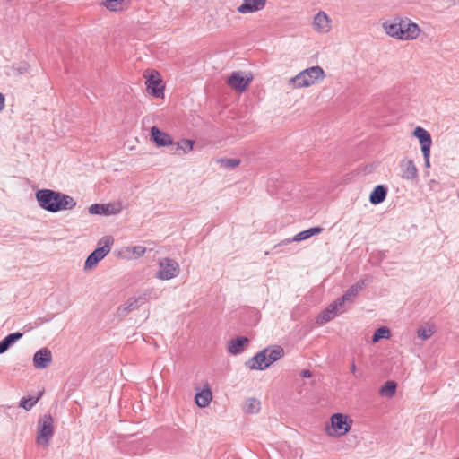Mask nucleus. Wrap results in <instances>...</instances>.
Instances as JSON below:
<instances>
[{"label":"nucleus","mask_w":459,"mask_h":459,"mask_svg":"<svg viewBox=\"0 0 459 459\" xmlns=\"http://www.w3.org/2000/svg\"><path fill=\"white\" fill-rule=\"evenodd\" d=\"M195 403L201 407H206L212 399V394L209 387L203 389L195 394Z\"/></svg>","instance_id":"b1692460"},{"label":"nucleus","mask_w":459,"mask_h":459,"mask_svg":"<svg viewBox=\"0 0 459 459\" xmlns=\"http://www.w3.org/2000/svg\"><path fill=\"white\" fill-rule=\"evenodd\" d=\"M22 337V333L15 332L5 336L0 341V354L4 353L12 345Z\"/></svg>","instance_id":"5701e85b"},{"label":"nucleus","mask_w":459,"mask_h":459,"mask_svg":"<svg viewBox=\"0 0 459 459\" xmlns=\"http://www.w3.org/2000/svg\"><path fill=\"white\" fill-rule=\"evenodd\" d=\"M104 215L118 214L121 212V207L114 204H104Z\"/></svg>","instance_id":"72a5a7b5"},{"label":"nucleus","mask_w":459,"mask_h":459,"mask_svg":"<svg viewBox=\"0 0 459 459\" xmlns=\"http://www.w3.org/2000/svg\"><path fill=\"white\" fill-rule=\"evenodd\" d=\"M325 78V72L320 66H312L307 68L296 76L290 79V84L293 85V88H303L309 87L318 80Z\"/></svg>","instance_id":"f03ea898"},{"label":"nucleus","mask_w":459,"mask_h":459,"mask_svg":"<svg viewBox=\"0 0 459 459\" xmlns=\"http://www.w3.org/2000/svg\"><path fill=\"white\" fill-rule=\"evenodd\" d=\"M253 77H244L240 72H233L227 80V83L236 91L243 92L247 90Z\"/></svg>","instance_id":"6e6552de"},{"label":"nucleus","mask_w":459,"mask_h":459,"mask_svg":"<svg viewBox=\"0 0 459 459\" xmlns=\"http://www.w3.org/2000/svg\"><path fill=\"white\" fill-rule=\"evenodd\" d=\"M401 168L403 171L402 177L403 178L412 180L418 177V169L412 160H403L401 162Z\"/></svg>","instance_id":"aec40b11"},{"label":"nucleus","mask_w":459,"mask_h":459,"mask_svg":"<svg viewBox=\"0 0 459 459\" xmlns=\"http://www.w3.org/2000/svg\"><path fill=\"white\" fill-rule=\"evenodd\" d=\"M195 142L193 140L182 139L176 143V150H181L183 153L192 151Z\"/></svg>","instance_id":"7c9ffc66"},{"label":"nucleus","mask_w":459,"mask_h":459,"mask_svg":"<svg viewBox=\"0 0 459 459\" xmlns=\"http://www.w3.org/2000/svg\"><path fill=\"white\" fill-rule=\"evenodd\" d=\"M422 154H423V157H424V161H425V167L426 168H429L430 167V161H429V158H430V150L429 151H422Z\"/></svg>","instance_id":"4c0bfd02"},{"label":"nucleus","mask_w":459,"mask_h":459,"mask_svg":"<svg viewBox=\"0 0 459 459\" xmlns=\"http://www.w3.org/2000/svg\"><path fill=\"white\" fill-rule=\"evenodd\" d=\"M33 366L37 369H44L52 362L51 351L46 347L39 349L33 355Z\"/></svg>","instance_id":"9b49d317"},{"label":"nucleus","mask_w":459,"mask_h":459,"mask_svg":"<svg viewBox=\"0 0 459 459\" xmlns=\"http://www.w3.org/2000/svg\"><path fill=\"white\" fill-rule=\"evenodd\" d=\"M266 3L267 0H243L237 11L243 14L258 12L265 7Z\"/></svg>","instance_id":"4468645a"},{"label":"nucleus","mask_w":459,"mask_h":459,"mask_svg":"<svg viewBox=\"0 0 459 459\" xmlns=\"http://www.w3.org/2000/svg\"><path fill=\"white\" fill-rule=\"evenodd\" d=\"M148 93L155 98H162L164 96V86L162 79L157 71H152L145 82Z\"/></svg>","instance_id":"0eeeda50"},{"label":"nucleus","mask_w":459,"mask_h":459,"mask_svg":"<svg viewBox=\"0 0 459 459\" xmlns=\"http://www.w3.org/2000/svg\"><path fill=\"white\" fill-rule=\"evenodd\" d=\"M351 372L353 374L355 378L361 377V374H357V368H356L354 360H352L351 364Z\"/></svg>","instance_id":"ea45409f"},{"label":"nucleus","mask_w":459,"mask_h":459,"mask_svg":"<svg viewBox=\"0 0 459 459\" xmlns=\"http://www.w3.org/2000/svg\"><path fill=\"white\" fill-rule=\"evenodd\" d=\"M301 376L303 377H310L312 376V373L310 370L308 369H304L302 372H301Z\"/></svg>","instance_id":"79ce46f5"},{"label":"nucleus","mask_w":459,"mask_h":459,"mask_svg":"<svg viewBox=\"0 0 459 459\" xmlns=\"http://www.w3.org/2000/svg\"><path fill=\"white\" fill-rule=\"evenodd\" d=\"M145 301H146L145 298H143V297H140V298L132 297V298L128 299L127 301L125 304H123V305H121V306H119L117 307V315L119 316H125L128 313H130L131 311L138 308L139 306L141 304H143Z\"/></svg>","instance_id":"2eb2a0df"},{"label":"nucleus","mask_w":459,"mask_h":459,"mask_svg":"<svg viewBox=\"0 0 459 459\" xmlns=\"http://www.w3.org/2000/svg\"><path fill=\"white\" fill-rule=\"evenodd\" d=\"M418 337L422 340H427L432 336L434 331L431 327H420L417 331Z\"/></svg>","instance_id":"f704fd0d"},{"label":"nucleus","mask_w":459,"mask_h":459,"mask_svg":"<svg viewBox=\"0 0 459 459\" xmlns=\"http://www.w3.org/2000/svg\"><path fill=\"white\" fill-rule=\"evenodd\" d=\"M269 348H265L263 351L257 352L247 361V367L253 370H264L267 368L271 363H269Z\"/></svg>","instance_id":"1a4fd4ad"},{"label":"nucleus","mask_w":459,"mask_h":459,"mask_svg":"<svg viewBox=\"0 0 459 459\" xmlns=\"http://www.w3.org/2000/svg\"><path fill=\"white\" fill-rule=\"evenodd\" d=\"M330 22L329 16L321 11L314 17L313 27L318 32L326 33L331 29Z\"/></svg>","instance_id":"dca6fc26"},{"label":"nucleus","mask_w":459,"mask_h":459,"mask_svg":"<svg viewBox=\"0 0 459 459\" xmlns=\"http://www.w3.org/2000/svg\"><path fill=\"white\" fill-rule=\"evenodd\" d=\"M113 242L114 238L111 236L101 238L98 242V247L87 257L84 269L88 270L96 266L110 252Z\"/></svg>","instance_id":"7ed1b4c3"},{"label":"nucleus","mask_w":459,"mask_h":459,"mask_svg":"<svg viewBox=\"0 0 459 459\" xmlns=\"http://www.w3.org/2000/svg\"><path fill=\"white\" fill-rule=\"evenodd\" d=\"M38 400H39V397H37V398H34V397H29V398L22 397L21 399V402H20V406L22 408H23L24 410L29 411V410H30L34 406V404L38 402Z\"/></svg>","instance_id":"473e14b6"},{"label":"nucleus","mask_w":459,"mask_h":459,"mask_svg":"<svg viewBox=\"0 0 459 459\" xmlns=\"http://www.w3.org/2000/svg\"><path fill=\"white\" fill-rule=\"evenodd\" d=\"M54 435V420L51 415L45 414L38 421L37 443L47 446Z\"/></svg>","instance_id":"39448f33"},{"label":"nucleus","mask_w":459,"mask_h":459,"mask_svg":"<svg viewBox=\"0 0 459 459\" xmlns=\"http://www.w3.org/2000/svg\"><path fill=\"white\" fill-rule=\"evenodd\" d=\"M4 96L0 93V111H2L4 108Z\"/></svg>","instance_id":"a19ab883"},{"label":"nucleus","mask_w":459,"mask_h":459,"mask_svg":"<svg viewBox=\"0 0 459 459\" xmlns=\"http://www.w3.org/2000/svg\"><path fill=\"white\" fill-rule=\"evenodd\" d=\"M152 140L157 146H168L173 144L170 135L165 132L160 131L157 126L151 128Z\"/></svg>","instance_id":"f3484780"},{"label":"nucleus","mask_w":459,"mask_h":459,"mask_svg":"<svg viewBox=\"0 0 459 459\" xmlns=\"http://www.w3.org/2000/svg\"><path fill=\"white\" fill-rule=\"evenodd\" d=\"M371 281H372V277L371 276H368L365 279L359 280V281H357L356 283L351 285L346 290V292L341 298L338 299V303L339 304H344V302L350 300L351 298L356 297L358 295V293L359 291H361L364 289V287L367 284L370 283Z\"/></svg>","instance_id":"f8f14e48"},{"label":"nucleus","mask_w":459,"mask_h":459,"mask_svg":"<svg viewBox=\"0 0 459 459\" xmlns=\"http://www.w3.org/2000/svg\"><path fill=\"white\" fill-rule=\"evenodd\" d=\"M384 30L390 37L402 39V31L401 23L399 19H395L394 22H385L383 23Z\"/></svg>","instance_id":"412c9836"},{"label":"nucleus","mask_w":459,"mask_h":459,"mask_svg":"<svg viewBox=\"0 0 459 459\" xmlns=\"http://www.w3.org/2000/svg\"><path fill=\"white\" fill-rule=\"evenodd\" d=\"M13 71H15L16 74H24V73L28 72L29 65H23L22 66H19V67H13Z\"/></svg>","instance_id":"58836bf2"},{"label":"nucleus","mask_w":459,"mask_h":459,"mask_svg":"<svg viewBox=\"0 0 459 459\" xmlns=\"http://www.w3.org/2000/svg\"><path fill=\"white\" fill-rule=\"evenodd\" d=\"M389 337H390V330L385 326H382V327L377 328L375 331V333H373L372 342H377L381 339H388Z\"/></svg>","instance_id":"c756f323"},{"label":"nucleus","mask_w":459,"mask_h":459,"mask_svg":"<svg viewBox=\"0 0 459 459\" xmlns=\"http://www.w3.org/2000/svg\"><path fill=\"white\" fill-rule=\"evenodd\" d=\"M397 385L394 381H386L384 385L381 386L379 393L381 395L388 398L393 397L395 394Z\"/></svg>","instance_id":"bb28decb"},{"label":"nucleus","mask_w":459,"mask_h":459,"mask_svg":"<svg viewBox=\"0 0 459 459\" xmlns=\"http://www.w3.org/2000/svg\"><path fill=\"white\" fill-rule=\"evenodd\" d=\"M399 20L401 23V30H403L402 40L414 39L419 36L420 29L418 24L408 18Z\"/></svg>","instance_id":"9d476101"},{"label":"nucleus","mask_w":459,"mask_h":459,"mask_svg":"<svg viewBox=\"0 0 459 459\" xmlns=\"http://www.w3.org/2000/svg\"><path fill=\"white\" fill-rule=\"evenodd\" d=\"M218 162L221 164V167L225 169H234L238 167L240 163V160L238 159H220Z\"/></svg>","instance_id":"2f4dec72"},{"label":"nucleus","mask_w":459,"mask_h":459,"mask_svg":"<svg viewBox=\"0 0 459 459\" xmlns=\"http://www.w3.org/2000/svg\"><path fill=\"white\" fill-rule=\"evenodd\" d=\"M35 197L43 210L53 213L72 210L76 206V202L72 196L52 189L38 190Z\"/></svg>","instance_id":"f257e3e1"},{"label":"nucleus","mask_w":459,"mask_h":459,"mask_svg":"<svg viewBox=\"0 0 459 459\" xmlns=\"http://www.w3.org/2000/svg\"><path fill=\"white\" fill-rule=\"evenodd\" d=\"M89 213L94 214V215H104V204H91L89 209Z\"/></svg>","instance_id":"c9c22d12"},{"label":"nucleus","mask_w":459,"mask_h":459,"mask_svg":"<svg viewBox=\"0 0 459 459\" xmlns=\"http://www.w3.org/2000/svg\"><path fill=\"white\" fill-rule=\"evenodd\" d=\"M145 251H146V248L142 246L134 247L133 250H132L133 254L135 255L136 256L143 255L145 254Z\"/></svg>","instance_id":"e433bc0d"},{"label":"nucleus","mask_w":459,"mask_h":459,"mask_svg":"<svg viewBox=\"0 0 459 459\" xmlns=\"http://www.w3.org/2000/svg\"><path fill=\"white\" fill-rule=\"evenodd\" d=\"M343 304L338 303V299L331 303L325 309H324L316 317V323L319 325H324L333 318H334L339 313H342L343 310H341V307Z\"/></svg>","instance_id":"ddd939ff"},{"label":"nucleus","mask_w":459,"mask_h":459,"mask_svg":"<svg viewBox=\"0 0 459 459\" xmlns=\"http://www.w3.org/2000/svg\"><path fill=\"white\" fill-rule=\"evenodd\" d=\"M413 135L419 139L421 147V152L424 150H430L432 139L430 134L427 130L420 126H417L414 129Z\"/></svg>","instance_id":"a211bd4d"},{"label":"nucleus","mask_w":459,"mask_h":459,"mask_svg":"<svg viewBox=\"0 0 459 459\" xmlns=\"http://www.w3.org/2000/svg\"><path fill=\"white\" fill-rule=\"evenodd\" d=\"M322 231H323V228H321L319 226L312 227V228H309V229H307L306 230H303V231L296 234L292 238V240H295L297 242L302 241V240H306V239L311 238L314 235L321 233Z\"/></svg>","instance_id":"393cba45"},{"label":"nucleus","mask_w":459,"mask_h":459,"mask_svg":"<svg viewBox=\"0 0 459 459\" xmlns=\"http://www.w3.org/2000/svg\"><path fill=\"white\" fill-rule=\"evenodd\" d=\"M160 269L157 277L160 280H170L176 277L179 273V264L177 261L170 258H164L159 263Z\"/></svg>","instance_id":"423d86ee"},{"label":"nucleus","mask_w":459,"mask_h":459,"mask_svg":"<svg viewBox=\"0 0 459 459\" xmlns=\"http://www.w3.org/2000/svg\"><path fill=\"white\" fill-rule=\"evenodd\" d=\"M387 195V187L384 185L377 186L369 195V202L372 204H379L383 203Z\"/></svg>","instance_id":"4be33fe9"},{"label":"nucleus","mask_w":459,"mask_h":459,"mask_svg":"<svg viewBox=\"0 0 459 459\" xmlns=\"http://www.w3.org/2000/svg\"><path fill=\"white\" fill-rule=\"evenodd\" d=\"M294 240H292V238H286L283 241H281V243H280L279 245H287V244H290V243H291Z\"/></svg>","instance_id":"37998d69"},{"label":"nucleus","mask_w":459,"mask_h":459,"mask_svg":"<svg viewBox=\"0 0 459 459\" xmlns=\"http://www.w3.org/2000/svg\"><path fill=\"white\" fill-rule=\"evenodd\" d=\"M260 410V402L255 398H248L245 402L244 411L247 413H256Z\"/></svg>","instance_id":"c85d7f7f"},{"label":"nucleus","mask_w":459,"mask_h":459,"mask_svg":"<svg viewBox=\"0 0 459 459\" xmlns=\"http://www.w3.org/2000/svg\"><path fill=\"white\" fill-rule=\"evenodd\" d=\"M103 4L109 11L118 12L128 5L129 0H104Z\"/></svg>","instance_id":"a878e982"},{"label":"nucleus","mask_w":459,"mask_h":459,"mask_svg":"<svg viewBox=\"0 0 459 459\" xmlns=\"http://www.w3.org/2000/svg\"><path fill=\"white\" fill-rule=\"evenodd\" d=\"M248 342V338L245 336L234 338L229 342L228 351L234 355L239 354L244 351Z\"/></svg>","instance_id":"6ab92c4d"},{"label":"nucleus","mask_w":459,"mask_h":459,"mask_svg":"<svg viewBox=\"0 0 459 459\" xmlns=\"http://www.w3.org/2000/svg\"><path fill=\"white\" fill-rule=\"evenodd\" d=\"M268 355V361L269 363L273 364L284 355V350L281 346H273V348H269Z\"/></svg>","instance_id":"cd10ccee"},{"label":"nucleus","mask_w":459,"mask_h":459,"mask_svg":"<svg viewBox=\"0 0 459 459\" xmlns=\"http://www.w3.org/2000/svg\"><path fill=\"white\" fill-rule=\"evenodd\" d=\"M331 426L326 427V433L330 437H342L351 429L352 420H349L347 415L334 413L332 415Z\"/></svg>","instance_id":"20e7f679"}]
</instances>
